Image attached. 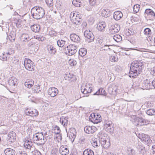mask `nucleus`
I'll use <instances>...</instances> for the list:
<instances>
[{
  "label": "nucleus",
  "instance_id": "f257e3e1",
  "mask_svg": "<svg viewBox=\"0 0 155 155\" xmlns=\"http://www.w3.org/2000/svg\"><path fill=\"white\" fill-rule=\"evenodd\" d=\"M144 67V64L140 60H135L131 65L129 76L135 78L142 72Z\"/></svg>",
  "mask_w": 155,
  "mask_h": 155
},
{
  "label": "nucleus",
  "instance_id": "f03ea898",
  "mask_svg": "<svg viewBox=\"0 0 155 155\" xmlns=\"http://www.w3.org/2000/svg\"><path fill=\"white\" fill-rule=\"evenodd\" d=\"M31 13L33 17L37 19H39L42 18L45 14L44 9L39 6L34 7L31 9Z\"/></svg>",
  "mask_w": 155,
  "mask_h": 155
},
{
  "label": "nucleus",
  "instance_id": "7ed1b4c3",
  "mask_svg": "<svg viewBox=\"0 0 155 155\" xmlns=\"http://www.w3.org/2000/svg\"><path fill=\"white\" fill-rule=\"evenodd\" d=\"M33 140L36 142L38 146L43 145L46 140V139L45 138L42 132L37 133L33 135Z\"/></svg>",
  "mask_w": 155,
  "mask_h": 155
},
{
  "label": "nucleus",
  "instance_id": "20e7f679",
  "mask_svg": "<svg viewBox=\"0 0 155 155\" xmlns=\"http://www.w3.org/2000/svg\"><path fill=\"white\" fill-rule=\"evenodd\" d=\"M76 14V12L75 13L74 12H72L70 14V18H72L73 23L77 25L81 23L82 19L80 15Z\"/></svg>",
  "mask_w": 155,
  "mask_h": 155
},
{
  "label": "nucleus",
  "instance_id": "39448f33",
  "mask_svg": "<svg viewBox=\"0 0 155 155\" xmlns=\"http://www.w3.org/2000/svg\"><path fill=\"white\" fill-rule=\"evenodd\" d=\"M65 53L68 55H72L77 51V48L73 45H70L65 48Z\"/></svg>",
  "mask_w": 155,
  "mask_h": 155
},
{
  "label": "nucleus",
  "instance_id": "423d86ee",
  "mask_svg": "<svg viewBox=\"0 0 155 155\" xmlns=\"http://www.w3.org/2000/svg\"><path fill=\"white\" fill-rule=\"evenodd\" d=\"M137 136L143 142L145 143L150 144L152 142V140L147 135L143 133L139 134Z\"/></svg>",
  "mask_w": 155,
  "mask_h": 155
},
{
  "label": "nucleus",
  "instance_id": "0eeeda50",
  "mask_svg": "<svg viewBox=\"0 0 155 155\" xmlns=\"http://www.w3.org/2000/svg\"><path fill=\"white\" fill-rule=\"evenodd\" d=\"M25 113L27 115L31 117H37L38 115V111L35 109L28 108L25 110Z\"/></svg>",
  "mask_w": 155,
  "mask_h": 155
},
{
  "label": "nucleus",
  "instance_id": "6e6552de",
  "mask_svg": "<svg viewBox=\"0 0 155 155\" xmlns=\"http://www.w3.org/2000/svg\"><path fill=\"white\" fill-rule=\"evenodd\" d=\"M144 16L146 18H149L153 19L155 18V13L151 9L148 8L145 10Z\"/></svg>",
  "mask_w": 155,
  "mask_h": 155
},
{
  "label": "nucleus",
  "instance_id": "1a4fd4ad",
  "mask_svg": "<svg viewBox=\"0 0 155 155\" xmlns=\"http://www.w3.org/2000/svg\"><path fill=\"white\" fill-rule=\"evenodd\" d=\"M101 45L100 47L102 51H113L112 50V46L111 44H108L107 43H105L104 42L102 43V42L100 44Z\"/></svg>",
  "mask_w": 155,
  "mask_h": 155
},
{
  "label": "nucleus",
  "instance_id": "9d476101",
  "mask_svg": "<svg viewBox=\"0 0 155 155\" xmlns=\"http://www.w3.org/2000/svg\"><path fill=\"white\" fill-rule=\"evenodd\" d=\"M16 139V134L13 132H10L9 133L8 135L7 140L9 143L14 142Z\"/></svg>",
  "mask_w": 155,
  "mask_h": 155
},
{
  "label": "nucleus",
  "instance_id": "9b49d317",
  "mask_svg": "<svg viewBox=\"0 0 155 155\" xmlns=\"http://www.w3.org/2000/svg\"><path fill=\"white\" fill-rule=\"evenodd\" d=\"M84 36L89 40V42H91L94 39V36L92 31L90 30H86L84 32Z\"/></svg>",
  "mask_w": 155,
  "mask_h": 155
},
{
  "label": "nucleus",
  "instance_id": "f8f14e48",
  "mask_svg": "<svg viewBox=\"0 0 155 155\" xmlns=\"http://www.w3.org/2000/svg\"><path fill=\"white\" fill-rule=\"evenodd\" d=\"M120 29L119 25L115 24L112 25L109 29L110 32L111 34L117 33L120 31Z\"/></svg>",
  "mask_w": 155,
  "mask_h": 155
},
{
  "label": "nucleus",
  "instance_id": "ddd939ff",
  "mask_svg": "<svg viewBox=\"0 0 155 155\" xmlns=\"http://www.w3.org/2000/svg\"><path fill=\"white\" fill-rule=\"evenodd\" d=\"M137 121L138 122L137 124L140 126L147 125L150 123V121L148 120L140 117L137 118Z\"/></svg>",
  "mask_w": 155,
  "mask_h": 155
},
{
  "label": "nucleus",
  "instance_id": "4468645a",
  "mask_svg": "<svg viewBox=\"0 0 155 155\" xmlns=\"http://www.w3.org/2000/svg\"><path fill=\"white\" fill-rule=\"evenodd\" d=\"M84 130L87 134H93L96 130V128L93 126H87L84 128Z\"/></svg>",
  "mask_w": 155,
  "mask_h": 155
},
{
  "label": "nucleus",
  "instance_id": "2eb2a0df",
  "mask_svg": "<svg viewBox=\"0 0 155 155\" xmlns=\"http://www.w3.org/2000/svg\"><path fill=\"white\" fill-rule=\"evenodd\" d=\"M58 92V90L54 87H50L48 90V94L52 97L55 96Z\"/></svg>",
  "mask_w": 155,
  "mask_h": 155
},
{
  "label": "nucleus",
  "instance_id": "dca6fc26",
  "mask_svg": "<svg viewBox=\"0 0 155 155\" xmlns=\"http://www.w3.org/2000/svg\"><path fill=\"white\" fill-rule=\"evenodd\" d=\"M33 144L32 142L29 140H26L24 144V146L25 148L30 149L32 152H33L34 148L33 146Z\"/></svg>",
  "mask_w": 155,
  "mask_h": 155
},
{
  "label": "nucleus",
  "instance_id": "f3484780",
  "mask_svg": "<svg viewBox=\"0 0 155 155\" xmlns=\"http://www.w3.org/2000/svg\"><path fill=\"white\" fill-rule=\"evenodd\" d=\"M59 152L61 155H67L69 154V150L66 146L63 145L60 147Z\"/></svg>",
  "mask_w": 155,
  "mask_h": 155
},
{
  "label": "nucleus",
  "instance_id": "a211bd4d",
  "mask_svg": "<svg viewBox=\"0 0 155 155\" xmlns=\"http://www.w3.org/2000/svg\"><path fill=\"white\" fill-rule=\"evenodd\" d=\"M91 116L93 119V120H91V121L94 123L97 124L101 121V117L100 115L93 114V115L91 114Z\"/></svg>",
  "mask_w": 155,
  "mask_h": 155
},
{
  "label": "nucleus",
  "instance_id": "6ab92c4d",
  "mask_svg": "<svg viewBox=\"0 0 155 155\" xmlns=\"http://www.w3.org/2000/svg\"><path fill=\"white\" fill-rule=\"evenodd\" d=\"M99 144H101L102 147L104 148H107L110 146V143L109 141H107L106 138L104 139H99Z\"/></svg>",
  "mask_w": 155,
  "mask_h": 155
},
{
  "label": "nucleus",
  "instance_id": "aec40b11",
  "mask_svg": "<svg viewBox=\"0 0 155 155\" xmlns=\"http://www.w3.org/2000/svg\"><path fill=\"white\" fill-rule=\"evenodd\" d=\"M142 85L143 89H151L150 81L147 79L143 81V83L142 84Z\"/></svg>",
  "mask_w": 155,
  "mask_h": 155
},
{
  "label": "nucleus",
  "instance_id": "412c9836",
  "mask_svg": "<svg viewBox=\"0 0 155 155\" xmlns=\"http://www.w3.org/2000/svg\"><path fill=\"white\" fill-rule=\"evenodd\" d=\"M106 26L105 22L104 21H102L98 24L97 26V28L99 31H104Z\"/></svg>",
  "mask_w": 155,
  "mask_h": 155
},
{
  "label": "nucleus",
  "instance_id": "4be33fe9",
  "mask_svg": "<svg viewBox=\"0 0 155 155\" xmlns=\"http://www.w3.org/2000/svg\"><path fill=\"white\" fill-rule=\"evenodd\" d=\"M18 83L17 79L14 77H11L8 81V84L11 86H15Z\"/></svg>",
  "mask_w": 155,
  "mask_h": 155
},
{
  "label": "nucleus",
  "instance_id": "5701e85b",
  "mask_svg": "<svg viewBox=\"0 0 155 155\" xmlns=\"http://www.w3.org/2000/svg\"><path fill=\"white\" fill-rule=\"evenodd\" d=\"M70 38L72 41L76 43L79 42L80 40V38L75 33L71 34L70 35Z\"/></svg>",
  "mask_w": 155,
  "mask_h": 155
},
{
  "label": "nucleus",
  "instance_id": "b1692460",
  "mask_svg": "<svg viewBox=\"0 0 155 155\" xmlns=\"http://www.w3.org/2000/svg\"><path fill=\"white\" fill-rule=\"evenodd\" d=\"M108 91L110 94H114L118 93V87L116 85L114 86L113 87H109L108 89Z\"/></svg>",
  "mask_w": 155,
  "mask_h": 155
},
{
  "label": "nucleus",
  "instance_id": "393cba45",
  "mask_svg": "<svg viewBox=\"0 0 155 155\" xmlns=\"http://www.w3.org/2000/svg\"><path fill=\"white\" fill-rule=\"evenodd\" d=\"M122 13L120 11H115L113 17L116 20H120L123 16Z\"/></svg>",
  "mask_w": 155,
  "mask_h": 155
},
{
  "label": "nucleus",
  "instance_id": "a878e982",
  "mask_svg": "<svg viewBox=\"0 0 155 155\" xmlns=\"http://www.w3.org/2000/svg\"><path fill=\"white\" fill-rule=\"evenodd\" d=\"M101 15L104 17H108L110 15V10L107 9H104L101 11Z\"/></svg>",
  "mask_w": 155,
  "mask_h": 155
},
{
  "label": "nucleus",
  "instance_id": "bb28decb",
  "mask_svg": "<svg viewBox=\"0 0 155 155\" xmlns=\"http://www.w3.org/2000/svg\"><path fill=\"white\" fill-rule=\"evenodd\" d=\"M31 30L35 33L38 32L40 31V27L39 25L36 24L31 26Z\"/></svg>",
  "mask_w": 155,
  "mask_h": 155
},
{
  "label": "nucleus",
  "instance_id": "cd10ccee",
  "mask_svg": "<svg viewBox=\"0 0 155 155\" xmlns=\"http://www.w3.org/2000/svg\"><path fill=\"white\" fill-rule=\"evenodd\" d=\"M6 155H15L16 152L11 148H7L4 150Z\"/></svg>",
  "mask_w": 155,
  "mask_h": 155
},
{
  "label": "nucleus",
  "instance_id": "c85d7f7f",
  "mask_svg": "<svg viewBox=\"0 0 155 155\" xmlns=\"http://www.w3.org/2000/svg\"><path fill=\"white\" fill-rule=\"evenodd\" d=\"M68 119L67 117H62L60 118V122L64 126H66L68 122Z\"/></svg>",
  "mask_w": 155,
  "mask_h": 155
},
{
  "label": "nucleus",
  "instance_id": "c756f323",
  "mask_svg": "<svg viewBox=\"0 0 155 155\" xmlns=\"http://www.w3.org/2000/svg\"><path fill=\"white\" fill-rule=\"evenodd\" d=\"M87 53V49L84 48H81L79 51V54L82 57L85 56L86 54Z\"/></svg>",
  "mask_w": 155,
  "mask_h": 155
},
{
  "label": "nucleus",
  "instance_id": "7c9ffc66",
  "mask_svg": "<svg viewBox=\"0 0 155 155\" xmlns=\"http://www.w3.org/2000/svg\"><path fill=\"white\" fill-rule=\"evenodd\" d=\"M49 53L51 54L54 55L56 52V49L53 46L50 45L48 48Z\"/></svg>",
  "mask_w": 155,
  "mask_h": 155
},
{
  "label": "nucleus",
  "instance_id": "2f4dec72",
  "mask_svg": "<svg viewBox=\"0 0 155 155\" xmlns=\"http://www.w3.org/2000/svg\"><path fill=\"white\" fill-rule=\"evenodd\" d=\"M16 33L14 31H12L10 33V34L8 36V38L9 40L12 41H14L15 39Z\"/></svg>",
  "mask_w": 155,
  "mask_h": 155
},
{
  "label": "nucleus",
  "instance_id": "473e14b6",
  "mask_svg": "<svg viewBox=\"0 0 155 155\" xmlns=\"http://www.w3.org/2000/svg\"><path fill=\"white\" fill-rule=\"evenodd\" d=\"M96 0H89L90 5L88 6L87 7L86 9L87 11H89L92 9V6L95 4Z\"/></svg>",
  "mask_w": 155,
  "mask_h": 155
},
{
  "label": "nucleus",
  "instance_id": "72a5a7b5",
  "mask_svg": "<svg viewBox=\"0 0 155 155\" xmlns=\"http://www.w3.org/2000/svg\"><path fill=\"white\" fill-rule=\"evenodd\" d=\"M83 155H94V152L90 149H85L83 152Z\"/></svg>",
  "mask_w": 155,
  "mask_h": 155
},
{
  "label": "nucleus",
  "instance_id": "f704fd0d",
  "mask_svg": "<svg viewBox=\"0 0 155 155\" xmlns=\"http://www.w3.org/2000/svg\"><path fill=\"white\" fill-rule=\"evenodd\" d=\"M11 60L10 62V63L13 65H18L19 63V60L16 59V58L15 57L13 58H10Z\"/></svg>",
  "mask_w": 155,
  "mask_h": 155
},
{
  "label": "nucleus",
  "instance_id": "c9c22d12",
  "mask_svg": "<svg viewBox=\"0 0 155 155\" xmlns=\"http://www.w3.org/2000/svg\"><path fill=\"white\" fill-rule=\"evenodd\" d=\"M22 39H25L23 40V41L27 42L28 40H31V38L28 35L26 34H24L22 36Z\"/></svg>",
  "mask_w": 155,
  "mask_h": 155
},
{
  "label": "nucleus",
  "instance_id": "e433bc0d",
  "mask_svg": "<svg viewBox=\"0 0 155 155\" xmlns=\"http://www.w3.org/2000/svg\"><path fill=\"white\" fill-rule=\"evenodd\" d=\"M32 92L34 93H39L41 91L40 86L35 85L32 88Z\"/></svg>",
  "mask_w": 155,
  "mask_h": 155
},
{
  "label": "nucleus",
  "instance_id": "4c0bfd02",
  "mask_svg": "<svg viewBox=\"0 0 155 155\" xmlns=\"http://www.w3.org/2000/svg\"><path fill=\"white\" fill-rule=\"evenodd\" d=\"M146 113L149 115H155V109H148L147 110Z\"/></svg>",
  "mask_w": 155,
  "mask_h": 155
},
{
  "label": "nucleus",
  "instance_id": "58836bf2",
  "mask_svg": "<svg viewBox=\"0 0 155 155\" xmlns=\"http://www.w3.org/2000/svg\"><path fill=\"white\" fill-rule=\"evenodd\" d=\"M72 4L76 7H81L82 6L81 3L79 1V0H73L72 1Z\"/></svg>",
  "mask_w": 155,
  "mask_h": 155
},
{
  "label": "nucleus",
  "instance_id": "ea45409f",
  "mask_svg": "<svg viewBox=\"0 0 155 155\" xmlns=\"http://www.w3.org/2000/svg\"><path fill=\"white\" fill-rule=\"evenodd\" d=\"M25 67L26 69L29 71H32L34 70V67L33 66L32 62L25 65Z\"/></svg>",
  "mask_w": 155,
  "mask_h": 155
},
{
  "label": "nucleus",
  "instance_id": "a19ab883",
  "mask_svg": "<svg viewBox=\"0 0 155 155\" xmlns=\"http://www.w3.org/2000/svg\"><path fill=\"white\" fill-rule=\"evenodd\" d=\"M65 41L64 40H59L57 41V45L59 47H62L64 46L65 44Z\"/></svg>",
  "mask_w": 155,
  "mask_h": 155
},
{
  "label": "nucleus",
  "instance_id": "79ce46f5",
  "mask_svg": "<svg viewBox=\"0 0 155 155\" xmlns=\"http://www.w3.org/2000/svg\"><path fill=\"white\" fill-rule=\"evenodd\" d=\"M113 39L116 42H119L121 40L122 38L121 36L118 35H117L114 36Z\"/></svg>",
  "mask_w": 155,
  "mask_h": 155
},
{
  "label": "nucleus",
  "instance_id": "37998d69",
  "mask_svg": "<svg viewBox=\"0 0 155 155\" xmlns=\"http://www.w3.org/2000/svg\"><path fill=\"white\" fill-rule=\"evenodd\" d=\"M114 125H111L110 127H107V128H106V130L109 133H112L114 131Z\"/></svg>",
  "mask_w": 155,
  "mask_h": 155
},
{
  "label": "nucleus",
  "instance_id": "c03bdc74",
  "mask_svg": "<svg viewBox=\"0 0 155 155\" xmlns=\"http://www.w3.org/2000/svg\"><path fill=\"white\" fill-rule=\"evenodd\" d=\"M113 125L112 122L111 121H105L104 122V125L105 128H107V127H110V126Z\"/></svg>",
  "mask_w": 155,
  "mask_h": 155
},
{
  "label": "nucleus",
  "instance_id": "a18cd8bd",
  "mask_svg": "<svg viewBox=\"0 0 155 155\" xmlns=\"http://www.w3.org/2000/svg\"><path fill=\"white\" fill-rule=\"evenodd\" d=\"M140 8V6L139 5H135L133 7L134 12L135 13L138 12Z\"/></svg>",
  "mask_w": 155,
  "mask_h": 155
},
{
  "label": "nucleus",
  "instance_id": "49530a36",
  "mask_svg": "<svg viewBox=\"0 0 155 155\" xmlns=\"http://www.w3.org/2000/svg\"><path fill=\"white\" fill-rule=\"evenodd\" d=\"M81 92L84 94L89 93V91H87V86H86L85 87H84L83 86H81Z\"/></svg>",
  "mask_w": 155,
  "mask_h": 155
},
{
  "label": "nucleus",
  "instance_id": "de8ad7c7",
  "mask_svg": "<svg viewBox=\"0 0 155 155\" xmlns=\"http://www.w3.org/2000/svg\"><path fill=\"white\" fill-rule=\"evenodd\" d=\"M34 84V81H31L30 84H28V82H25L24 84L26 87L28 88H30Z\"/></svg>",
  "mask_w": 155,
  "mask_h": 155
},
{
  "label": "nucleus",
  "instance_id": "09e8293b",
  "mask_svg": "<svg viewBox=\"0 0 155 155\" xmlns=\"http://www.w3.org/2000/svg\"><path fill=\"white\" fill-rule=\"evenodd\" d=\"M144 33L146 35H149L151 33V31L149 28H147L144 30Z\"/></svg>",
  "mask_w": 155,
  "mask_h": 155
},
{
  "label": "nucleus",
  "instance_id": "8fccbe9b",
  "mask_svg": "<svg viewBox=\"0 0 155 155\" xmlns=\"http://www.w3.org/2000/svg\"><path fill=\"white\" fill-rule=\"evenodd\" d=\"M127 153L128 155H134V150L131 148H129L127 150Z\"/></svg>",
  "mask_w": 155,
  "mask_h": 155
},
{
  "label": "nucleus",
  "instance_id": "3c124183",
  "mask_svg": "<svg viewBox=\"0 0 155 155\" xmlns=\"http://www.w3.org/2000/svg\"><path fill=\"white\" fill-rule=\"evenodd\" d=\"M36 43L34 41H30L28 44V47L33 48L36 45Z\"/></svg>",
  "mask_w": 155,
  "mask_h": 155
},
{
  "label": "nucleus",
  "instance_id": "603ef678",
  "mask_svg": "<svg viewBox=\"0 0 155 155\" xmlns=\"http://www.w3.org/2000/svg\"><path fill=\"white\" fill-rule=\"evenodd\" d=\"M54 133L57 134H59L61 132L60 128L58 126H56L54 127Z\"/></svg>",
  "mask_w": 155,
  "mask_h": 155
},
{
  "label": "nucleus",
  "instance_id": "864d4df0",
  "mask_svg": "<svg viewBox=\"0 0 155 155\" xmlns=\"http://www.w3.org/2000/svg\"><path fill=\"white\" fill-rule=\"evenodd\" d=\"M97 136L100 139H104L106 138V137L104 136V135L102 132H100L97 135Z\"/></svg>",
  "mask_w": 155,
  "mask_h": 155
},
{
  "label": "nucleus",
  "instance_id": "5fc2aeb1",
  "mask_svg": "<svg viewBox=\"0 0 155 155\" xmlns=\"http://www.w3.org/2000/svg\"><path fill=\"white\" fill-rule=\"evenodd\" d=\"M45 2L48 5L51 7L53 5V0H46Z\"/></svg>",
  "mask_w": 155,
  "mask_h": 155
},
{
  "label": "nucleus",
  "instance_id": "6e6d98bb",
  "mask_svg": "<svg viewBox=\"0 0 155 155\" xmlns=\"http://www.w3.org/2000/svg\"><path fill=\"white\" fill-rule=\"evenodd\" d=\"M0 59L3 61H5L7 60V57L4 53H2L0 56Z\"/></svg>",
  "mask_w": 155,
  "mask_h": 155
},
{
  "label": "nucleus",
  "instance_id": "4d7b16f0",
  "mask_svg": "<svg viewBox=\"0 0 155 155\" xmlns=\"http://www.w3.org/2000/svg\"><path fill=\"white\" fill-rule=\"evenodd\" d=\"M66 79H67L68 80H70L73 78L74 77L73 75L71 74V73H69V74H66Z\"/></svg>",
  "mask_w": 155,
  "mask_h": 155
},
{
  "label": "nucleus",
  "instance_id": "13d9d810",
  "mask_svg": "<svg viewBox=\"0 0 155 155\" xmlns=\"http://www.w3.org/2000/svg\"><path fill=\"white\" fill-rule=\"evenodd\" d=\"M58 153V149L56 148H54L51 151V155H57Z\"/></svg>",
  "mask_w": 155,
  "mask_h": 155
},
{
  "label": "nucleus",
  "instance_id": "bf43d9fd",
  "mask_svg": "<svg viewBox=\"0 0 155 155\" xmlns=\"http://www.w3.org/2000/svg\"><path fill=\"white\" fill-rule=\"evenodd\" d=\"M70 132L72 134V136L74 137H75L76 135V130L74 128H71L70 129Z\"/></svg>",
  "mask_w": 155,
  "mask_h": 155
},
{
  "label": "nucleus",
  "instance_id": "052dcab7",
  "mask_svg": "<svg viewBox=\"0 0 155 155\" xmlns=\"http://www.w3.org/2000/svg\"><path fill=\"white\" fill-rule=\"evenodd\" d=\"M31 62H32L30 59L28 58H25L24 61V64L25 66V65H26V64H29L30 63H31Z\"/></svg>",
  "mask_w": 155,
  "mask_h": 155
},
{
  "label": "nucleus",
  "instance_id": "680f3d73",
  "mask_svg": "<svg viewBox=\"0 0 155 155\" xmlns=\"http://www.w3.org/2000/svg\"><path fill=\"white\" fill-rule=\"evenodd\" d=\"M99 90V92H100V95H106L105 90L103 88H101Z\"/></svg>",
  "mask_w": 155,
  "mask_h": 155
},
{
  "label": "nucleus",
  "instance_id": "e2e57ef3",
  "mask_svg": "<svg viewBox=\"0 0 155 155\" xmlns=\"http://www.w3.org/2000/svg\"><path fill=\"white\" fill-rule=\"evenodd\" d=\"M110 60L112 62H116L118 60V58L115 56H111L110 58Z\"/></svg>",
  "mask_w": 155,
  "mask_h": 155
},
{
  "label": "nucleus",
  "instance_id": "0e129e2a",
  "mask_svg": "<svg viewBox=\"0 0 155 155\" xmlns=\"http://www.w3.org/2000/svg\"><path fill=\"white\" fill-rule=\"evenodd\" d=\"M18 155H28L26 152L23 150H20L18 153Z\"/></svg>",
  "mask_w": 155,
  "mask_h": 155
},
{
  "label": "nucleus",
  "instance_id": "69168bd1",
  "mask_svg": "<svg viewBox=\"0 0 155 155\" xmlns=\"http://www.w3.org/2000/svg\"><path fill=\"white\" fill-rule=\"evenodd\" d=\"M94 146V147H97L98 146V144H99L100 143L97 142L96 140H95L93 142L91 143Z\"/></svg>",
  "mask_w": 155,
  "mask_h": 155
},
{
  "label": "nucleus",
  "instance_id": "338daca9",
  "mask_svg": "<svg viewBox=\"0 0 155 155\" xmlns=\"http://www.w3.org/2000/svg\"><path fill=\"white\" fill-rule=\"evenodd\" d=\"M49 34L51 36H53L55 35L56 33L55 31L51 30L49 32Z\"/></svg>",
  "mask_w": 155,
  "mask_h": 155
},
{
  "label": "nucleus",
  "instance_id": "774afa93",
  "mask_svg": "<svg viewBox=\"0 0 155 155\" xmlns=\"http://www.w3.org/2000/svg\"><path fill=\"white\" fill-rule=\"evenodd\" d=\"M21 22L20 20H18L16 21L15 23L16 24V26L17 27H21Z\"/></svg>",
  "mask_w": 155,
  "mask_h": 155
}]
</instances>
